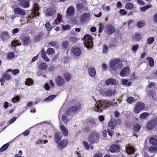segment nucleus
<instances>
[{
  "mask_svg": "<svg viewBox=\"0 0 157 157\" xmlns=\"http://www.w3.org/2000/svg\"><path fill=\"white\" fill-rule=\"evenodd\" d=\"M110 103L107 100H103L98 101L95 104L96 106L95 111L97 112H100L104 108L109 106Z\"/></svg>",
  "mask_w": 157,
  "mask_h": 157,
  "instance_id": "1",
  "label": "nucleus"
},
{
  "mask_svg": "<svg viewBox=\"0 0 157 157\" xmlns=\"http://www.w3.org/2000/svg\"><path fill=\"white\" fill-rule=\"evenodd\" d=\"M83 40L85 41L84 44L85 46L88 49H90L93 46V39L92 36L89 34H86L83 36Z\"/></svg>",
  "mask_w": 157,
  "mask_h": 157,
  "instance_id": "2",
  "label": "nucleus"
},
{
  "mask_svg": "<svg viewBox=\"0 0 157 157\" xmlns=\"http://www.w3.org/2000/svg\"><path fill=\"white\" fill-rule=\"evenodd\" d=\"M99 133L96 132H92L88 137V140L90 144L92 145L94 143H98L100 138Z\"/></svg>",
  "mask_w": 157,
  "mask_h": 157,
  "instance_id": "3",
  "label": "nucleus"
},
{
  "mask_svg": "<svg viewBox=\"0 0 157 157\" xmlns=\"http://www.w3.org/2000/svg\"><path fill=\"white\" fill-rule=\"evenodd\" d=\"M145 108V105L144 103L137 102L135 105L134 107V111L136 113L138 114L143 110Z\"/></svg>",
  "mask_w": 157,
  "mask_h": 157,
  "instance_id": "4",
  "label": "nucleus"
},
{
  "mask_svg": "<svg viewBox=\"0 0 157 157\" xmlns=\"http://www.w3.org/2000/svg\"><path fill=\"white\" fill-rule=\"evenodd\" d=\"M75 106H72L70 107L69 111L71 113H75L78 112L82 109V105L79 102H77Z\"/></svg>",
  "mask_w": 157,
  "mask_h": 157,
  "instance_id": "5",
  "label": "nucleus"
},
{
  "mask_svg": "<svg viewBox=\"0 0 157 157\" xmlns=\"http://www.w3.org/2000/svg\"><path fill=\"white\" fill-rule=\"evenodd\" d=\"M10 37V35L7 31H4L1 33L0 38L4 42H7Z\"/></svg>",
  "mask_w": 157,
  "mask_h": 157,
  "instance_id": "6",
  "label": "nucleus"
},
{
  "mask_svg": "<svg viewBox=\"0 0 157 157\" xmlns=\"http://www.w3.org/2000/svg\"><path fill=\"white\" fill-rule=\"evenodd\" d=\"M55 81L56 85L59 87L63 86L65 83L64 78L61 76H58L56 78Z\"/></svg>",
  "mask_w": 157,
  "mask_h": 157,
  "instance_id": "7",
  "label": "nucleus"
},
{
  "mask_svg": "<svg viewBox=\"0 0 157 157\" xmlns=\"http://www.w3.org/2000/svg\"><path fill=\"white\" fill-rule=\"evenodd\" d=\"M68 140L66 139H64L59 141L57 144V147L59 150H62L67 144Z\"/></svg>",
  "mask_w": 157,
  "mask_h": 157,
  "instance_id": "8",
  "label": "nucleus"
},
{
  "mask_svg": "<svg viewBox=\"0 0 157 157\" xmlns=\"http://www.w3.org/2000/svg\"><path fill=\"white\" fill-rule=\"evenodd\" d=\"M120 62V59H117L111 61L109 63L110 68L114 71L116 70L118 63Z\"/></svg>",
  "mask_w": 157,
  "mask_h": 157,
  "instance_id": "9",
  "label": "nucleus"
},
{
  "mask_svg": "<svg viewBox=\"0 0 157 157\" xmlns=\"http://www.w3.org/2000/svg\"><path fill=\"white\" fill-rule=\"evenodd\" d=\"M11 78L10 75L6 73H4L2 77L0 78V82L2 83L1 85H3V83L5 82V80L9 81L11 80Z\"/></svg>",
  "mask_w": 157,
  "mask_h": 157,
  "instance_id": "10",
  "label": "nucleus"
},
{
  "mask_svg": "<svg viewBox=\"0 0 157 157\" xmlns=\"http://www.w3.org/2000/svg\"><path fill=\"white\" fill-rule=\"evenodd\" d=\"M156 124L157 122L154 119L151 120L147 123L146 128L148 130H151L155 127Z\"/></svg>",
  "mask_w": 157,
  "mask_h": 157,
  "instance_id": "11",
  "label": "nucleus"
},
{
  "mask_svg": "<svg viewBox=\"0 0 157 157\" xmlns=\"http://www.w3.org/2000/svg\"><path fill=\"white\" fill-rule=\"evenodd\" d=\"M114 26L111 24L108 25L105 28V33L109 35L111 34L115 31Z\"/></svg>",
  "mask_w": 157,
  "mask_h": 157,
  "instance_id": "12",
  "label": "nucleus"
},
{
  "mask_svg": "<svg viewBox=\"0 0 157 157\" xmlns=\"http://www.w3.org/2000/svg\"><path fill=\"white\" fill-rule=\"evenodd\" d=\"M116 93L115 89H113L112 90L109 89L104 92L103 94L105 96H107L108 97H111L112 95H114Z\"/></svg>",
  "mask_w": 157,
  "mask_h": 157,
  "instance_id": "13",
  "label": "nucleus"
},
{
  "mask_svg": "<svg viewBox=\"0 0 157 157\" xmlns=\"http://www.w3.org/2000/svg\"><path fill=\"white\" fill-rule=\"evenodd\" d=\"M117 83L116 80L113 78H110L107 80L105 81V84L106 86H108L110 84L112 85H115Z\"/></svg>",
  "mask_w": 157,
  "mask_h": 157,
  "instance_id": "14",
  "label": "nucleus"
},
{
  "mask_svg": "<svg viewBox=\"0 0 157 157\" xmlns=\"http://www.w3.org/2000/svg\"><path fill=\"white\" fill-rule=\"evenodd\" d=\"M71 51L72 53L76 56H80L81 53V50L78 48L72 47Z\"/></svg>",
  "mask_w": 157,
  "mask_h": 157,
  "instance_id": "15",
  "label": "nucleus"
},
{
  "mask_svg": "<svg viewBox=\"0 0 157 157\" xmlns=\"http://www.w3.org/2000/svg\"><path fill=\"white\" fill-rule=\"evenodd\" d=\"M129 68L127 67H124L122 69L120 73V75L123 77H125L126 75V74L130 71Z\"/></svg>",
  "mask_w": 157,
  "mask_h": 157,
  "instance_id": "16",
  "label": "nucleus"
},
{
  "mask_svg": "<svg viewBox=\"0 0 157 157\" xmlns=\"http://www.w3.org/2000/svg\"><path fill=\"white\" fill-rule=\"evenodd\" d=\"M55 141L56 143H58L61 139L62 136L60 132H56L54 135Z\"/></svg>",
  "mask_w": 157,
  "mask_h": 157,
  "instance_id": "17",
  "label": "nucleus"
},
{
  "mask_svg": "<svg viewBox=\"0 0 157 157\" xmlns=\"http://www.w3.org/2000/svg\"><path fill=\"white\" fill-rule=\"evenodd\" d=\"M14 13L15 14H20L22 16H24L25 14V12L22 9L19 8H16L14 9Z\"/></svg>",
  "mask_w": 157,
  "mask_h": 157,
  "instance_id": "18",
  "label": "nucleus"
},
{
  "mask_svg": "<svg viewBox=\"0 0 157 157\" xmlns=\"http://www.w3.org/2000/svg\"><path fill=\"white\" fill-rule=\"evenodd\" d=\"M22 44L24 45H28L31 43V40L29 37L26 36L23 37L22 39Z\"/></svg>",
  "mask_w": 157,
  "mask_h": 157,
  "instance_id": "19",
  "label": "nucleus"
},
{
  "mask_svg": "<svg viewBox=\"0 0 157 157\" xmlns=\"http://www.w3.org/2000/svg\"><path fill=\"white\" fill-rule=\"evenodd\" d=\"M38 7H35L34 8V10L33 11V15L32 16H29L28 17V20H30V19L32 18L35 17L36 16H39L40 15V13L38 12V9L37 8Z\"/></svg>",
  "mask_w": 157,
  "mask_h": 157,
  "instance_id": "20",
  "label": "nucleus"
},
{
  "mask_svg": "<svg viewBox=\"0 0 157 157\" xmlns=\"http://www.w3.org/2000/svg\"><path fill=\"white\" fill-rule=\"evenodd\" d=\"M59 128L63 136H68V130L64 126L61 125Z\"/></svg>",
  "mask_w": 157,
  "mask_h": 157,
  "instance_id": "21",
  "label": "nucleus"
},
{
  "mask_svg": "<svg viewBox=\"0 0 157 157\" xmlns=\"http://www.w3.org/2000/svg\"><path fill=\"white\" fill-rule=\"evenodd\" d=\"M75 9L72 6H69L67 10V13L68 16H72L74 13Z\"/></svg>",
  "mask_w": 157,
  "mask_h": 157,
  "instance_id": "22",
  "label": "nucleus"
},
{
  "mask_svg": "<svg viewBox=\"0 0 157 157\" xmlns=\"http://www.w3.org/2000/svg\"><path fill=\"white\" fill-rule=\"evenodd\" d=\"M119 146L117 144H113L109 148V150L111 152H117L119 149Z\"/></svg>",
  "mask_w": 157,
  "mask_h": 157,
  "instance_id": "23",
  "label": "nucleus"
},
{
  "mask_svg": "<svg viewBox=\"0 0 157 157\" xmlns=\"http://www.w3.org/2000/svg\"><path fill=\"white\" fill-rule=\"evenodd\" d=\"M40 53L41 57L44 59L45 61L46 62H48L49 61V59L47 56L46 52L44 49H43Z\"/></svg>",
  "mask_w": 157,
  "mask_h": 157,
  "instance_id": "24",
  "label": "nucleus"
},
{
  "mask_svg": "<svg viewBox=\"0 0 157 157\" xmlns=\"http://www.w3.org/2000/svg\"><path fill=\"white\" fill-rule=\"evenodd\" d=\"M19 4L23 8H27L29 6V0H26L21 3H19Z\"/></svg>",
  "mask_w": 157,
  "mask_h": 157,
  "instance_id": "25",
  "label": "nucleus"
},
{
  "mask_svg": "<svg viewBox=\"0 0 157 157\" xmlns=\"http://www.w3.org/2000/svg\"><path fill=\"white\" fill-rule=\"evenodd\" d=\"M88 71L90 76L92 77H94L96 75V71L94 68L90 67L88 68Z\"/></svg>",
  "mask_w": 157,
  "mask_h": 157,
  "instance_id": "26",
  "label": "nucleus"
},
{
  "mask_svg": "<svg viewBox=\"0 0 157 157\" xmlns=\"http://www.w3.org/2000/svg\"><path fill=\"white\" fill-rule=\"evenodd\" d=\"M121 82L122 85H126L127 86H129L131 85L132 82L130 81L128 82V80L122 79H121Z\"/></svg>",
  "mask_w": 157,
  "mask_h": 157,
  "instance_id": "27",
  "label": "nucleus"
},
{
  "mask_svg": "<svg viewBox=\"0 0 157 157\" xmlns=\"http://www.w3.org/2000/svg\"><path fill=\"white\" fill-rule=\"evenodd\" d=\"M141 126L139 124H135L133 126L132 130L133 132H139L141 129Z\"/></svg>",
  "mask_w": 157,
  "mask_h": 157,
  "instance_id": "28",
  "label": "nucleus"
},
{
  "mask_svg": "<svg viewBox=\"0 0 157 157\" xmlns=\"http://www.w3.org/2000/svg\"><path fill=\"white\" fill-rule=\"evenodd\" d=\"M108 125L111 129H113L116 127V124L113 122L112 119H111L109 122Z\"/></svg>",
  "mask_w": 157,
  "mask_h": 157,
  "instance_id": "29",
  "label": "nucleus"
},
{
  "mask_svg": "<svg viewBox=\"0 0 157 157\" xmlns=\"http://www.w3.org/2000/svg\"><path fill=\"white\" fill-rule=\"evenodd\" d=\"M148 60L149 64L150 67H153L154 65V61L153 58L151 57H147L146 58Z\"/></svg>",
  "mask_w": 157,
  "mask_h": 157,
  "instance_id": "30",
  "label": "nucleus"
},
{
  "mask_svg": "<svg viewBox=\"0 0 157 157\" xmlns=\"http://www.w3.org/2000/svg\"><path fill=\"white\" fill-rule=\"evenodd\" d=\"M56 13L55 10H51L47 11L46 13V16L47 17L52 16L55 15Z\"/></svg>",
  "mask_w": 157,
  "mask_h": 157,
  "instance_id": "31",
  "label": "nucleus"
},
{
  "mask_svg": "<svg viewBox=\"0 0 157 157\" xmlns=\"http://www.w3.org/2000/svg\"><path fill=\"white\" fill-rule=\"evenodd\" d=\"M90 16L89 13H83L80 17V21L81 22H83L85 19L88 18Z\"/></svg>",
  "mask_w": 157,
  "mask_h": 157,
  "instance_id": "32",
  "label": "nucleus"
},
{
  "mask_svg": "<svg viewBox=\"0 0 157 157\" xmlns=\"http://www.w3.org/2000/svg\"><path fill=\"white\" fill-rule=\"evenodd\" d=\"M63 76L65 79L66 82H68L71 77V75L68 73H64Z\"/></svg>",
  "mask_w": 157,
  "mask_h": 157,
  "instance_id": "33",
  "label": "nucleus"
},
{
  "mask_svg": "<svg viewBox=\"0 0 157 157\" xmlns=\"http://www.w3.org/2000/svg\"><path fill=\"white\" fill-rule=\"evenodd\" d=\"M149 114L147 112H144L141 113L139 116L140 119L144 120L145 119L147 116H149Z\"/></svg>",
  "mask_w": 157,
  "mask_h": 157,
  "instance_id": "34",
  "label": "nucleus"
},
{
  "mask_svg": "<svg viewBox=\"0 0 157 157\" xmlns=\"http://www.w3.org/2000/svg\"><path fill=\"white\" fill-rule=\"evenodd\" d=\"M55 53V49L52 48H49L46 51V53L48 55H52Z\"/></svg>",
  "mask_w": 157,
  "mask_h": 157,
  "instance_id": "35",
  "label": "nucleus"
},
{
  "mask_svg": "<svg viewBox=\"0 0 157 157\" xmlns=\"http://www.w3.org/2000/svg\"><path fill=\"white\" fill-rule=\"evenodd\" d=\"M149 142L152 145L157 146V140L156 139L153 137H150Z\"/></svg>",
  "mask_w": 157,
  "mask_h": 157,
  "instance_id": "36",
  "label": "nucleus"
},
{
  "mask_svg": "<svg viewBox=\"0 0 157 157\" xmlns=\"http://www.w3.org/2000/svg\"><path fill=\"white\" fill-rule=\"evenodd\" d=\"M127 151L128 154H131L135 152L134 148L131 146L127 147Z\"/></svg>",
  "mask_w": 157,
  "mask_h": 157,
  "instance_id": "37",
  "label": "nucleus"
},
{
  "mask_svg": "<svg viewBox=\"0 0 157 157\" xmlns=\"http://www.w3.org/2000/svg\"><path fill=\"white\" fill-rule=\"evenodd\" d=\"M26 80V81L25 82V83L26 85L27 86H31L33 83V80L31 78H27Z\"/></svg>",
  "mask_w": 157,
  "mask_h": 157,
  "instance_id": "38",
  "label": "nucleus"
},
{
  "mask_svg": "<svg viewBox=\"0 0 157 157\" xmlns=\"http://www.w3.org/2000/svg\"><path fill=\"white\" fill-rule=\"evenodd\" d=\"M135 101V99L133 97H129L127 99V102L130 104H131L133 103Z\"/></svg>",
  "mask_w": 157,
  "mask_h": 157,
  "instance_id": "39",
  "label": "nucleus"
},
{
  "mask_svg": "<svg viewBox=\"0 0 157 157\" xmlns=\"http://www.w3.org/2000/svg\"><path fill=\"white\" fill-rule=\"evenodd\" d=\"M43 35H42L41 33H39L37 35H36L34 39L35 42H37L40 40V39L42 38Z\"/></svg>",
  "mask_w": 157,
  "mask_h": 157,
  "instance_id": "40",
  "label": "nucleus"
},
{
  "mask_svg": "<svg viewBox=\"0 0 157 157\" xmlns=\"http://www.w3.org/2000/svg\"><path fill=\"white\" fill-rule=\"evenodd\" d=\"M56 97V95H50L46 98L45 99V101L46 102L48 101H51L54 99Z\"/></svg>",
  "mask_w": 157,
  "mask_h": 157,
  "instance_id": "41",
  "label": "nucleus"
},
{
  "mask_svg": "<svg viewBox=\"0 0 157 157\" xmlns=\"http://www.w3.org/2000/svg\"><path fill=\"white\" fill-rule=\"evenodd\" d=\"M148 150L150 152L156 151H157V146L152 145L148 148Z\"/></svg>",
  "mask_w": 157,
  "mask_h": 157,
  "instance_id": "42",
  "label": "nucleus"
},
{
  "mask_svg": "<svg viewBox=\"0 0 157 157\" xmlns=\"http://www.w3.org/2000/svg\"><path fill=\"white\" fill-rule=\"evenodd\" d=\"M45 27L46 28L47 30L49 31H51L52 29L51 24L49 21H47L46 23Z\"/></svg>",
  "mask_w": 157,
  "mask_h": 157,
  "instance_id": "43",
  "label": "nucleus"
},
{
  "mask_svg": "<svg viewBox=\"0 0 157 157\" xmlns=\"http://www.w3.org/2000/svg\"><path fill=\"white\" fill-rule=\"evenodd\" d=\"M125 7L128 10H131L133 7V5L131 3H127L125 5Z\"/></svg>",
  "mask_w": 157,
  "mask_h": 157,
  "instance_id": "44",
  "label": "nucleus"
},
{
  "mask_svg": "<svg viewBox=\"0 0 157 157\" xmlns=\"http://www.w3.org/2000/svg\"><path fill=\"white\" fill-rule=\"evenodd\" d=\"M9 143H7L2 146L0 149V151L2 152L4 151L8 147Z\"/></svg>",
  "mask_w": 157,
  "mask_h": 157,
  "instance_id": "45",
  "label": "nucleus"
},
{
  "mask_svg": "<svg viewBox=\"0 0 157 157\" xmlns=\"http://www.w3.org/2000/svg\"><path fill=\"white\" fill-rule=\"evenodd\" d=\"M69 44V42L68 41H64L62 43V47L64 49H67Z\"/></svg>",
  "mask_w": 157,
  "mask_h": 157,
  "instance_id": "46",
  "label": "nucleus"
},
{
  "mask_svg": "<svg viewBox=\"0 0 157 157\" xmlns=\"http://www.w3.org/2000/svg\"><path fill=\"white\" fill-rule=\"evenodd\" d=\"M145 25V23L144 21H141L138 22L136 24V26L139 28H142Z\"/></svg>",
  "mask_w": 157,
  "mask_h": 157,
  "instance_id": "47",
  "label": "nucleus"
},
{
  "mask_svg": "<svg viewBox=\"0 0 157 157\" xmlns=\"http://www.w3.org/2000/svg\"><path fill=\"white\" fill-rule=\"evenodd\" d=\"M48 66V65L45 63H42L40 64V69L42 70H46Z\"/></svg>",
  "mask_w": 157,
  "mask_h": 157,
  "instance_id": "48",
  "label": "nucleus"
},
{
  "mask_svg": "<svg viewBox=\"0 0 157 157\" xmlns=\"http://www.w3.org/2000/svg\"><path fill=\"white\" fill-rule=\"evenodd\" d=\"M135 36L134 37V39L136 41H138L140 40L141 38V36L139 33H136L135 34Z\"/></svg>",
  "mask_w": 157,
  "mask_h": 157,
  "instance_id": "49",
  "label": "nucleus"
},
{
  "mask_svg": "<svg viewBox=\"0 0 157 157\" xmlns=\"http://www.w3.org/2000/svg\"><path fill=\"white\" fill-rule=\"evenodd\" d=\"M154 40V38L152 37H150L148 38L147 40V43L149 44H152Z\"/></svg>",
  "mask_w": 157,
  "mask_h": 157,
  "instance_id": "50",
  "label": "nucleus"
},
{
  "mask_svg": "<svg viewBox=\"0 0 157 157\" xmlns=\"http://www.w3.org/2000/svg\"><path fill=\"white\" fill-rule=\"evenodd\" d=\"M152 6L151 4H149L141 8V10L143 11H145L147 9L151 8Z\"/></svg>",
  "mask_w": 157,
  "mask_h": 157,
  "instance_id": "51",
  "label": "nucleus"
},
{
  "mask_svg": "<svg viewBox=\"0 0 157 157\" xmlns=\"http://www.w3.org/2000/svg\"><path fill=\"white\" fill-rule=\"evenodd\" d=\"M139 47V45L138 44L133 45L132 47V50L133 52H136Z\"/></svg>",
  "mask_w": 157,
  "mask_h": 157,
  "instance_id": "52",
  "label": "nucleus"
},
{
  "mask_svg": "<svg viewBox=\"0 0 157 157\" xmlns=\"http://www.w3.org/2000/svg\"><path fill=\"white\" fill-rule=\"evenodd\" d=\"M82 144L83 145L84 147L87 150L89 149L90 145H89L87 142L86 141H83L82 142Z\"/></svg>",
  "mask_w": 157,
  "mask_h": 157,
  "instance_id": "53",
  "label": "nucleus"
},
{
  "mask_svg": "<svg viewBox=\"0 0 157 157\" xmlns=\"http://www.w3.org/2000/svg\"><path fill=\"white\" fill-rule=\"evenodd\" d=\"M155 93V92L154 90H149L147 94L150 97H152V98H153Z\"/></svg>",
  "mask_w": 157,
  "mask_h": 157,
  "instance_id": "54",
  "label": "nucleus"
},
{
  "mask_svg": "<svg viewBox=\"0 0 157 157\" xmlns=\"http://www.w3.org/2000/svg\"><path fill=\"white\" fill-rule=\"evenodd\" d=\"M83 7V5L81 3L77 4L76 5V8L78 10H79L82 9Z\"/></svg>",
  "mask_w": 157,
  "mask_h": 157,
  "instance_id": "55",
  "label": "nucleus"
},
{
  "mask_svg": "<svg viewBox=\"0 0 157 157\" xmlns=\"http://www.w3.org/2000/svg\"><path fill=\"white\" fill-rule=\"evenodd\" d=\"M7 57L10 59H13L15 57V55L13 52H10L8 54Z\"/></svg>",
  "mask_w": 157,
  "mask_h": 157,
  "instance_id": "56",
  "label": "nucleus"
},
{
  "mask_svg": "<svg viewBox=\"0 0 157 157\" xmlns=\"http://www.w3.org/2000/svg\"><path fill=\"white\" fill-rule=\"evenodd\" d=\"M108 48L107 46L105 45H103V49L102 51V53H103L105 54L108 51Z\"/></svg>",
  "mask_w": 157,
  "mask_h": 157,
  "instance_id": "57",
  "label": "nucleus"
},
{
  "mask_svg": "<svg viewBox=\"0 0 157 157\" xmlns=\"http://www.w3.org/2000/svg\"><path fill=\"white\" fill-rule=\"evenodd\" d=\"M61 19H60V18H56L54 20V23L52 24V25L55 24L56 25H57L60 23V22L61 21Z\"/></svg>",
  "mask_w": 157,
  "mask_h": 157,
  "instance_id": "58",
  "label": "nucleus"
},
{
  "mask_svg": "<svg viewBox=\"0 0 157 157\" xmlns=\"http://www.w3.org/2000/svg\"><path fill=\"white\" fill-rule=\"evenodd\" d=\"M20 100V97L18 96H16L15 97H13L12 99V101L13 103L16 102Z\"/></svg>",
  "mask_w": 157,
  "mask_h": 157,
  "instance_id": "59",
  "label": "nucleus"
},
{
  "mask_svg": "<svg viewBox=\"0 0 157 157\" xmlns=\"http://www.w3.org/2000/svg\"><path fill=\"white\" fill-rule=\"evenodd\" d=\"M21 44L20 42H19V44H16L15 43H12V42L11 43V47H13L14 49L15 50V48L17 46H20L21 45Z\"/></svg>",
  "mask_w": 157,
  "mask_h": 157,
  "instance_id": "60",
  "label": "nucleus"
},
{
  "mask_svg": "<svg viewBox=\"0 0 157 157\" xmlns=\"http://www.w3.org/2000/svg\"><path fill=\"white\" fill-rule=\"evenodd\" d=\"M48 44L51 47H55L57 44V42L54 41H52L49 43Z\"/></svg>",
  "mask_w": 157,
  "mask_h": 157,
  "instance_id": "61",
  "label": "nucleus"
},
{
  "mask_svg": "<svg viewBox=\"0 0 157 157\" xmlns=\"http://www.w3.org/2000/svg\"><path fill=\"white\" fill-rule=\"evenodd\" d=\"M70 41L72 42L75 43L78 41V39L75 37H72L70 39Z\"/></svg>",
  "mask_w": 157,
  "mask_h": 157,
  "instance_id": "62",
  "label": "nucleus"
},
{
  "mask_svg": "<svg viewBox=\"0 0 157 157\" xmlns=\"http://www.w3.org/2000/svg\"><path fill=\"white\" fill-rule=\"evenodd\" d=\"M62 121L65 123H67L68 122L67 118L65 116H62Z\"/></svg>",
  "mask_w": 157,
  "mask_h": 157,
  "instance_id": "63",
  "label": "nucleus"
},
{
  "mask_svg": "<svg viewBox=\"0 0 157 157\" xmlns=\"http://www.w3.org/2000/svg\"><path fill=\"white\" fill-rule=\"evenodd\" d=\"M120 13L122 15H124L127 14L126 10L124 9H121L120 10Z\"/></svg>",
  "mask_w": 157,
  "mask_h": 157,
  "instance_id": "64",
  "label": "nucleus"
}]
</instances>
